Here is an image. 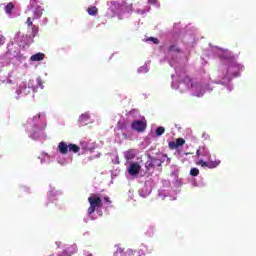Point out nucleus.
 <instances>
[{
  "instance_id": "22",
  "label": "nucleus",
  "mask_w": 256,
  "mask_h": 256,
  "mask_svg": "<svg viewBox=\"0 0 256 256\" xmlns=\"http://www.w3.org/2000/svg\"><path fill=\"white\" fill-rule=\"evenodd\" d=\"M147 41H153V43L155 45H159V39L155 38V37H150L147 39Z\"/></svg>"
},
{
  "instance_id": "26",
  "label": "nucleus",
  "mask_w": 256,
  "mask_h": 256,
  "mask_svg": "<svg viewBox=\"0 0 256 256\" xmlns=\"http://www.w3.org/2000/svg\"><path fill=\"white\" fill-rule=\"evenodd\" d=\"M148 3H150V5H157V0H148Z\"/></svg>"
},
{
  "instance_id": "3",
  "label": "nucleus",
  "mask_w": 256,
  "mask_h": 256,
  "mask_svg": "<svg viewBox=\"0 0 256 256\" xmlns=\"http://www.w3.org/2000/svg\"><path fill=\"white\" fill-rule=\"evenodd\" d=\"M116 250L114 252V256H141L139 251L137 250H132V249H127L125 251V248H121V246L117 245L115 246Z\"/></svg>"
},
{
  "instance_id": "13",
  "label": "nucleus",
  "mask_w": 256,
  "mask_h": 256,
  "mask_svg": "<svg viewBox=\"0 0 256 256\" xmlns=\"http://www.w3.org/2000/svg\"><path fill=\"white\" fill-rule=\"evenodd\" d=\"M163 133H165V127L159 126L156 129V137H161V135H163Z\"/></svg>"
},
{
  "instance_id": "16",
  "label": "nucleus",
  "mask_w": 256,
  "mask_h": 256,
  "mask_svg": "<svg viewBox=\"0 0 256 256\" xmlns=\"http://www.w3.org/2000/svg\"><path fill=\"white\" fill-rule=\"evenodd\" d=\"M176 145L178 146V147H183V144L185 143V139H183V138H178V139H176Z\"/></svg>"
},
{
  "instance_id": "8",
  "label": "nucleus",
  "mask_w": 256,
  "mask_h": 256,
  "mask_svg": "<svg viewBox=\"0 0 256 256\" xmlns=\"http://www.w3.org/2000/svg\"><path fill=\"white\" fill-rule=\"evenodd\" d=\"M15 9V4H13L12 2L8 3L5 8L4 11L7 15H12L13 10Z\"/></svg>"
},
{
  "instance_id": "20",
  "label": "nucleus",
  "mask_w": 256,
  "mask_h": 256,
  "mask_svg": "<svg viewBox=\"0 0 256 256\" xmlns=\"http://www.w3.org/2000/svg\"><path fill=\"white\" fill-rule=\"evenodd\" d=\"M118 129H127V124H125V122H118L117 125Z\"/></svg>"
},
{
  "instance_id": "15",
  "label": "nucleus",
  "mask_w": 256,
  "mask_h": 256,
  "mask_svg": "<svg viewBox=\"0 0 256 256\" xmlns=\"http://www.w3.org/2000/svg\"><path fill=\"white\" fill-rule=\"evenodd\" d=\"M190 175L192 177H197V175H199V170L197 168H191Z\"/></svg>"
},
{
  "instance_id": "1",
  "label": "nucleus",
  "mask_w": 256,
  "mask_h": 256,
  "mask_svg": "<svg viewBox=\"0 0 256 256\" xmlns=\"http://www.w3.org/2000/svg\"><path fill=\"white\" fill-rule=\"evenodd\" d=\"M88 202L90 207L87 210L88 215H93L95 213V209H101L103 207V198L99 196V194H93L88 198Z\"/></svg>"
},
{
  "instance_id": "12",
  "label": "nucleus",
  "mask_w": 256,
  "mask_h": 256,
  "mask_svg": "<svg viewBox=\"0 0 256 256\" xmlns=\"http://www.w3.org/2000/svg\"><path fill=\"white\" fill-rule=\"evenodd\" d=\"M90 119L89 114L84 113L79 117V123L82 125H87V121Z\"/></svg>"
},
{
  "instance_id": "7",
  "label": "nucleus",
  "mask_w": 256,
  "mask_h": 256,
  "mask_svg": "<svg viewBox=\"0 0 256 256\" xmlns=\"http://www.w3.org/2000/svg\"><path fill=\"white\" fill-rule=\"evenodd\" d=\"M34 19H41L43 15V8L41 6H36L33 12Z\"/></svg>"
},
{
  "instance_id": "9",
  "label": "nucleus",
  "mask_w": 256,
  "mask_h": 256,
  "mask_svg": "<svg viewBox=\"0 0 256 256\" xmlns=\"http://www.w3.org/2000/svg\"><path fill=\"white\" fill-rule=\"evenodd\" d=\"M45 59V54L37 53L30 57V61H43Z\"/></svg>"
},
{
  "instance_id": "4",
  "label": "nucleus",
  "mask_w": 256,
  "mask_h": 256,
  "mask_svg": "<svg viewBox=\"0 0 256 256\" xmlns=\"http://www.w3.org/2000/svg\"><path fill=\"white\" fill-rule=\"evenodd\" d=\"M131 127L134 131H138V133H143L145 129H147V123L143 120H135L132 122Z\"/></svg>"
},
{
  "instance_id": "25",
  "label": "nucleus",
  "mask_w": 256,
  "mask_h": 256,
  "mask_svg": "<svg viewBox=\"0 0 256 256\" xmlns=\"http://www.w3.org/2000/svg\"><path fill=\"white\" fill-rule=\"evenodd\" d=\"M202 153L203 157H209V151L207 149H205V151H202Z\"/></svg>"
},
{
  "instance_id": "5",
  "label": "nucleus",
  "mask_w": 256,
  "mask_h": 256,
  "mask_svg": "<svg viewBox=\"0 0 256 256\" xmlns=\"http://www.w3.org/2000/svg\"><path fill=\"white\" fill-rule=\"evenodd\" d=\"M141 172V165L139 162H132L128 167V174L131 177H137V175Z\"/></svg>"
},
{
  "instance_id": "23",
  "label": "nucleus",
  "mask_w": 256,
  "mask_h": 256,
  "mask_svg": "<svg viewBox=\"0 0 256 256\" xmlns=\"http://www.w3.org/2000/svg\"><path fill=\"white\" fill-rule=\"evenodd\" d=\"M32 33H39V26H35L32 24Z\"/></svg>"
},
{
  "instance_id": "21",
  "label": "nucleus",
  "mask_w": 256,
  "mask_h": 256,
  "mask_svg": "<svg viewBox=\"0 0 256 256\" xmlns=\"http://www.w3.org/2000/svg\"><path fill=\"white\" fill-rule=\"evenodd\" d=\"M184 83H186V85H189V83H190V84H191V87H193L191 77H189V76H186V77L184 78Z\"/></svg>"
},
{
  "instance_id": "27",
  "label": "nucleus",
  "mask_w": 256,
  "mask_h": 256,
  "mask_svg": "<svg viewBox=\"0 0 256 256\" xmlns=\"http://www.w3.org/2000/svg\"><path fill=\"white\" fill-rule=\"evenodd\" d=\"M104 201L106 203H109V205H111V199L109 197H104Z\"/></svg>"
},
{
  "instance_id": "2",
  "label": "nucleus",
  "mask_w": 256,
  "mask_h": 256,
  "mask_svg": "<svg viewBox=\"0 0 256 256\" xmlns=\"http://www.w3.org/2000/svg\"><path fill=\"white\" fill-rule=\"evenodd\" d=\"M58 151L61 155H67V153H79L81 151V147L77 146V144H66V142H60L58 144Z\"/></svg>"
},
{
  "instance_id": "11",
  "label": "nucleus",
  "mask_w": 256,
  "mask_h": 256,
  "mask_svg": "<svg viewBox=\"0 0 256 256\" xmlns=\"http://www.w3.org/2000/svg\"><path fill=\"white\" fill-rule=\"evenodd\" d=\"M88 15H91L92 17H95L97 13H99V9H97L95 6H89L87 8Z\"/></svg>"
},
{
  "instance_id": "18",
  "label": "nucleus",
  "mask_w": 256,
  "mask_h": 256,
  "mask_svg": "<svg viewBox=\"0 0 256 256\" xmlns=\"http://www.w3.org/2000/svg\"><path fill=\"white\" fill-rule=\"evenodd\" d=\"M169 147L171 149H178L179 148L176 141L169 142Z\"/></svg>"
},
{
  "instance_id": "10",
  "label": "nucleus",
  "mask_w": 256,
  "mask_h": 256,
  "mask_svg": "<svg viewBox=\"0 0 256 256\" xmlns=\"http://www.w3.org/2000/svg\"><path fill=\"white\" fill-rule=\"evenodd\" d=\"M135 156H136L135 150H133V149L126 151V152H125V155H124L126 161H131V160H133V158H134Z\"/></svg>"
},
{
  "instance_id": "28",
  "label": "nucleus",
  "mask_w": 256,
  "mask_h": 256,
  "mask_svg": "<svg viewBox=\"0 0 256 256\" xmlns=\"http://www.w3.org/2000/svg\"><path fill=\"white\" fill-rule=\"evenodd\" d=\"M3 44V38H0V45Z\"/></svg>"
},
{
  "instance_id": "14",
  "label": "nucleus",
  "mask_w": 256,
  "mask_h": 256,
  "mask_svg": "<svg viewBox=\"0 0 256 256\" xmlns=\"http://www.w3.org/2000/svg\"><path fill=\"white\" fill-rule=\"evenodd\" d=\"M154 167H161V160L157 158H151Z\"/></svg>"
},
{
  "instance_id": "6",
  "label": "nucleus",
  "mask_w": 256,
  "mask_h": 256,
  "mask_svg": "<svg viewBox=\"0 0 256 256\" xmlns=\"http://www.w3.org/2000/svg\"><path fill=\"white\" fill-rule=\"evenodd\" d=\"M197 165H200L201 167H207L208 169H215L216 167H219V165H221V160H216V161L209 160L208 162L199 160Z\"/></svg>"
},
{
  "instance_id": "19",
  "label": "nucleus",
  "mask_w": 256,
  "mask_h": 256,
  "mask_svg": "<svg viewBox=\"0 0 256 256\" xmlns=\"http://www.w3.org/2000/svg\"><path fill=\"white\" fill-rule=\"evenodd\" d=\"M203 151H205V147H200L196 152L197 157L203 156Z\"/></svg>"
},
{
  "instance_id": "17",
  "label": "nucleus",
  "mask_w": 256,
  "mask_h": 256,
  "mask_svg": "<svg viewBox=\"0 0 256 256\" xmlns=\"http://www.w3.org/2000/svg\"><path fill=\"white\" fill-rule=\"evenodd\" d=\"M145 167H146V169H153V167H155L153 164V160H151V159L148 160L145 164Z\"/></svg>"
},
{
  "instance_id": "24",
  "label": "nucleus",
  "mask_w": 256,
  "mask_h": 256,
  "mask_svg": "<svg viewBox=\"0 0 256 256\" xmlns=\"http://www.w3.org/2000/svg\"><path fill=\"white\" fill-rule=\"evenodd\" d=\"M26 25H28V27H33V21H31V17L27 18Z\"/></svg>"
}]
</instances>
